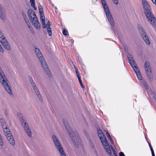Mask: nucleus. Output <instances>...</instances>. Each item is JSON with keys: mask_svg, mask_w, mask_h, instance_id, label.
Segmentation results:
<instances>
[{"mask_svg": "<svg viewBox=\"0 0 156 156\" xmlns=\"http://www.w3.org/2000/svg\"><path fill=\"white\" fill-rule=\"evenodd\" d=\"M5 48L8 50H10L11 49V47L8 42L3 45Z\"/></svg>", "mask_w": 156, "mask_h": 156, "instance_id": "obj_21", "label": "nucleus"}, {"mask_svg": "<svg viewBox=\"0 0 156 156\" xmlns=\"http://www.w3.org/2000/svg\"><path fill=\"white\" fill-rule=\"evenodd\" d=\"M142 4L144 9V13L148 21L153 27H156V19L152 12L150 5L144 0L142 1Z\"/></svg>", "mask_w": 156, "mask_h": 156, "instance_id": "obj_1", "label": "nucleus"}, {"mask_svg": "<svg viewBox=\"0 0 156 156\" xmlns=\"http://www.w3.org/2000/svg\"><path fill=\"white\" fill-rule=\"evenodd\" d=\"M0 41L1 42L2 45L8 42L6 38L3 34L0 37Z\"/></svg>", "mask_w": 156, "mask_h": 156, "instance_id": "obj_18", "label": "nucleus"}, {"mask_svg": "<svg viewBox=\"0 0 156 156\" xmlns=\"http://www.w3.org/2000/svg\"><path fill=\"white\" fill-rule=\"evenodd\" d=\"M113 152H114V154H115V156H116V154H115V151H113Z\"/></svg>", "mask_w": 156, "mask_h": 156, "instance_id": "obj_52", "label": "nucleus"}, {"mask_svg": "<svg viewBox=\"0 0 156 156\" xmlns=\"http://www.w3.org/2000/svg\"><path fill=\"white\" fill-rule=\"evenodd\" d=\"M97 1H98V0H96Z\"/></svg>", "mask_w": 156, "mask_h": 156, "instance_id": "obj_53", "label": "nucleus"}, {"mask_svg": "<svg viewBox=\"0 0 156 156\" xmlns=\"http://www.w3.org/2000/svg\"><path fill=\"white\" fill-rule=\"evenodd\" d=\"M138 78V79L140 80H142V76L140 74V72L137 73L136 74Z\"/></svg>", "mask_w": 156, "mask_h": 156, "instance_id": "obj_30", "label": "nucleus"}, {"mask_svg": "<svg viewBox=\"0 0 156 156\" xmlns=\"http://www.w3.org/2000/svg\"><path fill=\"white\" fill-rule=\"evenodd\" d=\"M29 29L32 34H34V32L32 28L30 27V28H29Z\"/></svg>", "mask_w": 156, "mask_h": 156, "instance_id": "obj_41", "label": "nucleus"}, {"mask_svg": "<svg viewBox=\"0 0 156 156\" xmlns=\"http://www.w3.org/2000/svg\"><path fill=\"white\" fill-rule=\"evenodd\" d=\"M34 90L35 93H36V95L38 97L39 100L41 101L42 100V98L41 97V96L40 94V92H39L38 89L36 86V85L33 87H32Z\"/></svg>", "mask_w": 156, "mask_h": 156, "instance_id": "obj_13", "label": "nucleus"}, {"mask_svg": "<svg viewBox=\"0 0 156 156\" xmlns=\"http://www.w3.org/2000/svg\"><path fill=\"white\" fill-rule=\"evenodd\" d=\"M52 138L55 147L59 151L61 156H66L58 138L55 135L52 136Z\"/></svg>", "mask_w": 156, "mask_h": 156, "instance_id": "obj_6", "label": "nucleus"}, {"mask_svg": "<svg viewBox=\"0 0 156 156\" xmlns=\"http://www.w3.org/2000/svg\"><path fill=\"white\" fill-rule=\"evenodd\" d=\"M28 15L30 20H31L32 18H34L37 17L34 11L32 9L28 10Z\"/></svg>", "mask_w": 156, "mask_h": 156, "instance_id": "obj_11", "label": "nucleus"}, {"mask_svg": "<svg viewBox=\"0 0 156 156\" xmlns=\"http://www.w3.org/2000/svg\"><path fill=\"white\" fill-rule=\"evenodd\" d=\"M2 126L5 135L6 136L8 140L9 143L13 146L15 145V142L12 135L10 129L8 128L6 124H2Z\"/></svg>", "mask_w": 156, "mask_h": 156, "instance_id": "obj_5", "label": "nucleus"}, {"mask_svg": "<svg viewBox=\"0 0 156 156\" xmlns=\"http://www.w3.org/2000/svg\"><path fill=\"white\" fill-rule=\"evenodd\" d=\"M0 52L2 53H3L4 52V50L3 48H2V46L0 44Z\"/></svg>", "mask_w": 156, "mask_h": 156, "instance_id": "obj_36", "label": "nucleus"}, {"mask_svg": "<svg viewBox=\"0 0 156 156\" xmlns=\"http://www.w3.org/2000/svg\"><path fill=\"white\" fill-rule=\"evenodd\" d=\"M0 18L2 20H5L6 18V14L5 9L0 4Z\"/></svg>", "mask_w": 156, "mask_h": 156, "instance_id": "obj_10", "label": "nucleus"}, {"mask_svg": "<svg viewBox=\"0 0 156 156\" xmlns=\"http://www.w3.org/2000/svg\"><path fill=\"white\" fill-rule=\"evenodd\" d=\"M105 149L106 152L108 154H109L110 156H111V149L109 147L108 144V145H106L103 147Z\"/></svg>", "mask_w": 156, "mask_h": 156, "instance_id": "obj_20", "label": "nucleus"}, {"mask_svg": "<svg viewBox=\"0 0 156 156\" xmlns=\"http://www.w3.org/2000/svg\"><path fill=\"white\" fill-rule=\"evenodd\" d=\"M150 149H151V153H154V150L152 148H150Z\"/></svg>", "mask_w": 156, "mask_h": 156, "instance_id": "obj_46", "label": "nucleus"}, {"mask_svg": "<svg viewBox=\"0 0 156 156\" xmlns=\"http://www.w3.org/2000/svg\"><path fill=\"white\" fill-rule=\"evenodd\" d=\"M136 62H133V63L132 64L131 66L132 67L135 73L136 74H137V73H140V71L138 68L136 66Z\"/></svg>", "mask_w": 156, "mask_h": 156, "instance_id": "obj_15", "label": "nucleus"}, {"mask_svg": "<svg viewBox=\"0 0 156 156\" xmlns=\"http://www.w3.org/2000/svg\"><path fill=\"white\" fill-rule=\"evenodd\" d=\"M149 146L150 148H151H151L152 147L151 144L150 143H149Z\"/></svg>", "mask_w": 156, "mask_h": 156, "instance_id": "obj_49", "label": "nucleus"}, {"mask_svg": "<svg viewBox=\"0 0 156 156\" xmlns=\"http://www.w3.org/2000/svg\"><path fill=\"white\" fill-rule=\"evenodd\" d=\"M98 131V134H100V133H103L101 130L100 129H98L97 130Z\"/></svg>", "mask_w": 156, "mask_h": 156, "instance_id": "obj_39", "label": "nucleus"}, {"mask_svg": "<svg viewBox=\"0 0 156 156\" xmlns=\"http://www.w3.org/2000/svg\"><path fill=\"white\" fill-rule=\"evenodd\" d=\"M100 139L103 147L105 145H108V143L105 136Z\"/></svg>", "mask_w": 156, "mask_h": 156, "instance_id": "obj_16", "label": "nucleus"}, {"mask_svg": "<svg viewBox=\"0 0 156 156\" xmlns=\"http://www.w3.org/2000/svg\"><path fill=\"white\" fill-rule=\"evenodd\" d=\"M4 144L3 140L2 138V137L0 134V145L3 146Z\"/></svg>", "mask_w": 156, "mask_h": 156, "instance_id": "obj_31", "label": "nucleus"}, {"mask_svg": "<svg viewBox=\"0 0 156 156\" xmlns=\"http://www.w3.org/2000/svg\"><path fill=\"white\" fill-rule=\"evenodd\" d=\"M101 0L108 20L110 23L111 27H113L114 25V22L113 18L109 10L108 6L105 0Z\"/></svg>", "mask_w": 156, "mask_h": 156, "instance_id": "obj_4", "label": "nucleus"}, {"mask_svg": "<svg viewBox=\"0 0 156 156\" xmlns=\"http://www.w3.org/2000/svg\"><path fill=\"white\" fill-rule=\"evenodd\" d=\"M144 68L147 76L150 79H152L151 68L150 64L148 62H146L145 63Z\"/></svg>", "mask_w": 156, "mask_h": 156, "instance_id": "obj_8", "label": "nucleus"}, {"mask_svg": "<svg viewBox=\"0 0 156 156\" xmlns=\"http://www.w3.org/2000/svg\"><path fill=\"white\" fill-rule=\"evenodd\" d=\"M35 51L38 58L41 62L42 66L46 73L49 77H51V74L50 71L46 64L44 59L43 56L41 51L38 48H35Z\"/></svg>", "mask_w": 156, "mask_h": 156, "instance_id": "obj_3", "label": "nucleus"}, {"mask_svg": "<svg viewBox=\"0 0 156 156\" xmlns=\"http://www.w3.org/2000/svg\"><path fill=\"white\" fill-rule=\"evenodd\" d=\"M106 132L107 136L108 137V139L109 140L111 141V143L112 144H113V140L112 139L109 133L107 131H106Z\"/></svg>", "mask_w": 156, "mask_h": 156, "instance_id": "obj_26", "label": "nucleus"}, {"mask_svg": "<svg viewBox=\"0 0 156 156\" xmlns=\"http://www.w3.org/2000/svg\"><path fill=\"white\" fill-rule=\"evenodd\" d=\"M65 119H63V122L64 123L66 129L68 133H69V135L71 138L72 140L73 144L76 147H78L79 146V143L80 144L81 142L80 139V137L78 136V134L76 133H74V132H73L72 129L69 126L68 124L67 125L65 122Z\"/></svg>", "mask_w": 156, "mask_h": 156, "instance_id": "obj_2", "label": "nucleus"}, {"mask_svg": "<svg viewBox=\"0 0 156 156\" xmlns=\"http://www.w3.org/2000/svg\"><path fill=\"white\" fill-rule=\"evenodd\" d=\"M143 40L145 41L146 44L148 45L150 44V42L149 38L146 34V33L140 35Z\"/></svg>", "mask_w": 156, "mask_h": 156, "instance_id": "obj_12", "label": "nucleus"}, {"mask_svg": "<svg viewBox=\"0 0 156 156\" xmlns=\"http://www.w3.org/2000/svg\"><path fill=\"white\" fill-rule=\"evenodd\" d=\"M40 19L43 28H46L45 21V17L44 16V15L41 16L40 17Z\"/></svg>", "mask_w": 156, "mask_h": 156, "instance_id": "obj_14", "label": "nucleus"}, {"mask_svg": "<svg viewBox=\"0 0 156 156\" xmlns=\"http://www.w3.org/2000/svg\"><path fill=\"white\" fill-rule=\"evenodd\" d=\"M153 2L154 4H156V0H151Z\"/></svg>", "mask_w": 156, "mask_h": 156, "instance_id": "obj_45", "label": "nucleus"}, {"mask_svg": "<svg viewBox=\"0 0 156 156\" xmlns=\"http://www.w3.org/2000/svg\"><path fill=\"white\" fill-rule=\"evenodd\" d=\"M47 32H48V34L50 36H52V32L51 31V29L50 27H47Z\"/></svg>", "mask_w": 156, "mask_h": 156, "instance_id": "obj_27", "label": "nucleus"}, {"mask_svg": "<svg viewBox=\"0 0 156 156\" xmlns=\"http://www.w3.org/2000/svg\"><path fill=\"white\" fill-rule=\"evenodd\" d=\"M3 34L2 33V32L1 31V30L0 29V37L2 36V35H3Z\"/></svg>", "mask_w": 156, "mask_h": 156, "instance_id": "obj_47", "label": "nucleus"}, {"mask_svg": "<svg viewBox=\"0 0 156 156\" xmlns=\"http://www.w3.org/2000/svg\"><path fill=\"white\" fill-rule=\"evenodd\" d=\"M119 156H125V155L123 152H120L119 153Z\"/></svg>", "mask_w": 156, "mask_h": 156, "instance_id": "obj_37", "label": "nucleus"}, {"mask_svg": "<svg viewBox=\"0 0 156 156\" xmlns=\"http://www.w3.org/2000/svg\"><path fill=\"white\" fill-rule=\"evenodd\" d=\"M76 76L78 79H79V78H80L79 76V73H78V74H76Z\"/></svg>", "mask_w": 156, "mask_h": 156, "instance_id": "obj_48", "label": "nucleus"}, {"mask_svg": "<svg viewBox=\"0 0 156 156\" xmlns=\"http://www.w3.org/2000/svg\"><path fill=\"white\" fill-rule=\"evenodd\" d=\"M98 136L100 138L103 137V136H105L103 133H101L100 134H98Z\"/></svg>", "mask_w": 156, "mask_h": 156, "instance_id": "obj_34", "label": "nucleus"}, {"mask_svg": "<svg viewBox=\"0 0 156 156\" xmlns=\"http://www.w3.org/2000/svg\"><path fill=\"white\" fill-rule=\"evenodd\" d=\"M29 80L30 81V82L31 84V86L32 87H33L36 85V84L34 82L32 78L31 77H29Z\"/></svg>", "mask_w": 156, "mask_h": 156, "instance_id": "obj_24", "label": "nucleus"}, {"mask_svg": "<svg viewBox=\"0 0 156 156\" xmlns=\"http://www.w3.org/2000/svg\"><path fill=\"white\" fill-rule=\"evenodd\" d=\"M62 33L63 34L65 35H69L68 31L65 30V29L63 30L62 31Z\"/></svg>", "mask_w": 156, "mask_h": 156, "instance_id": "obj_29", "label": "nucleus"}, {"mask_svg": "<svg viewBox=\"0 0 156 156\" xmlns=\"http://www.w3.org/2000/svg\"><path fill=\"white\" fill-rule=\"evenodd\" d=\"M22 14L23 17L24 19L27 18V16L25 12H24V11H23L22 12Z\"/></svg>", "mask_w": 156, "mask_h": 156, "instance_id": "obj_32", "label": "nucleus"}, {"mask_svg": "<svg viewBox=\"0 0 156 156\" xmlns=\"http://www.w3.org/2000/svg\"><path fill=\"white\" fill-rule=\"evenodd\" d=\"M138 28L140 35L146 33L144 28L140 25H138Z\"/></svg>", "mask_w": 156, "mask_h": 156, "instance_id": "obj_17", "label": "nucleus"}, {"mask_svg": "<svg viewBox=\"0 0 156 156\" xmlns=\"http://www.w3.org/2000/svg\"><path fill=\"white\" fill-rule=\"evenodd\" d=\"M80 85L81 86V87L83 88H84V86L83 85L82 83V82H80Z\"/></svg>", "mask_w": 156, "mask_h": 156, "instance_id": "obj_42", "label": "nucleus"}, {"mask_svg": "<svg viewBox=\"0 0 156 156\" xmlns=\"http://www.w3.org/2000/svg\"><path fill=\"white\" fill-rule=\"evenodd\" d=\"M30 20L33 25L37 29L39 30L41 28L40 24L37 17L34 18H32L31 20Z\"/></svg>", "mask_w": 156, "mask_h": 156, "instance_id": "obj_9", "label": "nucleus"}, {"mask_svg": "<svg viewBox=\"0 0 156 156\" xmlns=\"http://www.w3.org/2000/svg\"><path fill=\"white\" fill-rule=\"evenodd\" d=\"M46 26L47 27H50V22L48 20V22H47L46 23Z\"/></svg>", "mask_w": 156, "mask_h": 156, "instance_id": "obj_38", "label": "nucleus"}, {"mask_svg": "<svg viewBox=\"0 0 156 156\" xmlns=\"http://www.w3.org/2000/svg\"><path fill=\"white\" fill-rule=\"evenodd\" d=\"M78 80H79V83H80V82H82V81H81L80 78H79Z\"/></svg>", "mask_w": 156, "mask_h": 156, "instance_id": "obj_50", "label": "nucleus"}, {"mask_svg": "<svg viewBox=\"0 0 156 156\" xmlns=\"http://www.w3.org/2000/svg\"><path fill=\"white\" fill-rule=\"evenodd\" d=\"M20 121L22 124L23 126L24 129L26 131L28 136L29 137H31L32 133L28 126V125L26 121L23 118H21Z\"/></svg>", "mask_w": 156, "mask_h": 156, "instance_id": "obj_7", "label": "nucleus"}, {"mask_svg": "<svg viewBox=\"0 0 156 156\" xmlns=\"http://www.w3.org/2000/svg\"><path fill=\"white\" fill-rule=\"evenodd\" d=\"M127 57L129 60V63L131 65L133 63V62H135V61L133 60V56L132 55L130 54H128Z\"/></svg>", "mask_w": 156, "mask_h": 156, "instance_id": "obj_19", "label": "nucleus"}, {"mask_svg": "<svg viewBox=\"0 0 156 156\" xmlns=\"http://www.w3.org/2000/svg\"><path fill=\"white\" fill-rule=\"evenodd\" d=\"M31 6L33 7L35 10H36L37 9V8L35 6V2H34V4L33 5L32 3H31Z\"/></svg>", "mask_w": 156, "mask_h": 156, "instance_id": "obj_35", "label": "nucleus"}, {"mask_svg": "<svg viewBox=\"0 0 156 156\" xmlns=\"http://www.w3.org/2000/svg\"><path fill=\"white\" fill-rule=\"evenodd\" d=\"M114 2L115 4H118V0H112Z\"/></svg>", "mask_w": 156, "mask_h": 156, "instance_id": "obj_40", "label": "nucleus"}, {"mask_svg": "<svg viewBox=\"0 0 156 156\" xmlns=\"http://www.w3.org/2000/svg\"><path fill=\"white\" fill-rule=\"evenodd\" d=\"M75 72H76V74H78V73H79L78 72V70L77 69V68L76 67H75Z\"/></svg>", "mask_w": 156, "mask_h": 156, "instance_id": "obj_43", "label": "nucleus"}, {"mask_svg": "<svg viewBox=\"0 0 156 156\" xmlns=\"http://www.w3.org/2000/svg\"><path fill=\"white\" fill-rule=\"evenodd\" d=\"M38 9L40 16L44 15L43 12V10L42 6L41 5H39L38 6Z\"/></svg>", "mask_w": 156, "mask_h": 156, "instance_id": "obj_22", "label": "nucleus"}, {"mask_svg": "<svg viewBox=\"0 0 156 156\" xmlns=\"http://www.w3.org/2000/svg\"><path fill=\"white\" fill-rule=\"evenodd\" d=\"M142 84L144 85V87L146 89L148 88V87L146 83L144 81H142Z\"/></svg>", "mask_w": 156, "mask_h": 156, "instance_id": "obj_28", "label": "nucleus"}, {"mask_svg": "<svg viewBox=\"0 0 156 156\" xmlns=\"http://www.w3.org/2000/svg\"><path fill=\"white\" fill-rule=\"evenodd\" d=\"M152 153V156H155L154 152V153Z\"/></svg>", "mask_w": 156, "mask_h": 156, "instance_id": "obj_51", "label": "nucleus"}, {"mask_svg": "<svg viewBox=\"0 0 156 156\" xmlns=\"http://www.w3.org/2000/svg\"><path fill=\"white\" fill-rule=\"evenodd\" d=\"M0 122H1V125H2V124L3 125V124H6L5 121V119H3L2 118V119H0Z\"/></svg>", "mask_w": 156, "mask_h": 156, "instance_id": "obj_33", "label": "nucleus"}, {"mask_svg": "<svg viewBox=\"0 0 156 156\" xmlns=\"http://www.w3.org/2000/svg\"><path fill=\"white\" fill-rule=\"evenodd\" d=\"M30 3H32L33 4H34V2H35L34 0H30Z\"/></svg>", "mask_w": 156, "mask_h": 156, "instance_id": "obj_44", "label": "nucleus"}, {"mask_svg": "<svg viewBox=\"0 0 156 156\" xmlns=\"http://www.w3.org/2000/svg\"><path fill=\"white\" fill-rule=\"evenodd\" d=\"M147 93L149 95H150V97H152L153 98H155V93L154 92L151 90L150 91H147Z\"/></svg>", "mask_w": 156, "mask_h": 156, "instance_id": "obj_23", "label": "nucleus"}, {"mask_svg": "<svg viewBox=\"0 0 156 156\" xmlns=\"http://www.w3.org/2000/svg\"><path fill=\"white\" fill-rule=\"evenodd\" d=\"M24 19L25 20L27 25L28 26V27L29 28H30V22L29 21V20H28L27 18H25Z\"/></svg>", "mask_w": 156, "mask_h": 156, "instance_id": "obj_25", "label": "nucleus"}]
</instances>
